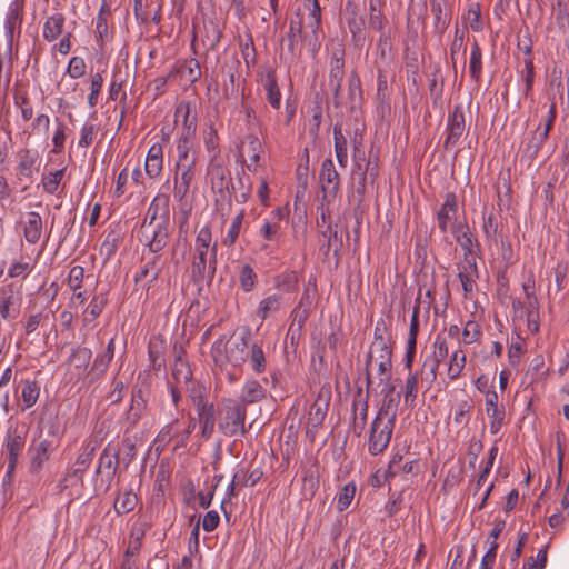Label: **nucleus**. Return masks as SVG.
Segmentation results:
<instances>
[{
    "label": "nucleus",
    "mask_w": 569,
    "mask_h": 569,
    "mask_svg": "<svg viewBox=\"0 0 569 569\" xmlns=\"http://www.w3.org/2000/svg\"><path fill=\"white\" fill-rule=\"evenodd\" d=\"M465 297L468 298L476 288V279L478 278V269L476 259H468L467 262H462V266L458 273Z\"/></svg>",
    "instance_id": "obj_22"
},
{
    "label": "nucleus",
    "mask_w": 569,
    "mask_h": 569,
    "mask_svg": "<svg viewBox=\"0 0 569 569\" xmlns=\"http://www.w3.org/2000/svg\"><path fill=\"white\" fill-rule=\"evenodd\" d=\"M244 407L232 405L226 408L224 416L219 422V428L226 436L242 435L244 432Z\"/></svg>",
    "instance_id": "obj_12"
},
{
    "label": "nucleus",
    "mask_w": 569,
    "mask_h": 569,
    "mask_svg": "<svg viewBox=\"0 0 569 569\" xmlns=\"http://www.w3.org/2000/svg\"><path fill=\"white\" fill-rule=\"evenodd\" d=\"M260 83L266 92L267 100L273 109L281 107V92L276 79V74L271 70H267L260 76Z\"/></svg>",
    "instance_id": "obj_21"
},
{
    "label": "nucleus",
    "mask_w": 569,
    "mask_h": 569,
    "mask_svg": "<svg viewBox=\"0 0 569 569\" xmlns=\"http://www.w3.org/2000/svg\"><path fill=\"white\" fill-rule=\"evenodd\" d=\"M96 137V127L92 123L86 122L80 130V138L78 146L87 148L90 146Z\"/></svg>",
    "instance_id": "obj_58"
},
{
    "label": "nucleus",
    "mask_w": 569,
    "mask_h": 569,
    "mask_svg": "<svg viewBox=\"0 0 569 569\" xmlns=\"http://www.w3.org/2000/svg\"><path fill=\"white\" fill-rule=\"evenodd\" d=\"M262 150V143L256 136L248 134L241 141L239 156L243 161H246L247 158L249 159V162L247 163L248 170L253 172L257 171Z\"/></svg>",
    "instance_id": "obj_17"
},
{
    "label": "nucleus",
    "mask_w": 569,
    "mask_h": 569,
    "mask_svg": "<svg viewBox=\"0 0 569 569\" xmlns=\"http://www.w3.org/2000/svg\"><path fill=\"white\" fill-rule=\"evenodd\" d=\"M466 366V353L461 349L452 352L448 363V377L450 380H456L462 372Z\"/></svg>",
    "instance_id": "obj_39"
},
{
    "label": "nucleus",
    "mask_w": 569,
    "mask_h": 569,
    "mask_svg": "<svg viewBox=\"0 0 569 569\" xmlns=\"http://www.w3.org/2000/svg\"><path fill=\"white\" fill-rule=\"evenodd\" d=\"M266 397L264 388L256 380H248L240 395L241 406L250 405L262 400Z\"/></svg>",
    "instance_id": "obj_29"
},
{
    "label": "nucleus",
    "mask_w": 569,
    "mask_h": 569,
    "mask_svg": "<svg viewBox=\"0 0 569 569\" xmlns=\"http://www.w3.org/2000/svg\"><path fill=\"white\" fill-rule=\"evenodd\" d=\"M153 223H170L169 217V197L166 194H158L151 201L146 218L142 224Z\"/></svg>",
    "instance_id": "obj_18"
},
{
    "label": "nucleus",
    "mask_w": 569,
    "mask_h": 569,
    "mask_svg": "<svg viewBox=\"0 0 569 569\" xmlns=\"http://www.w3.org/2000/svg\"><path fill=\"white\" fill-rule=\"evenodd\" d=\"M498 395L492 391L488 392L486 396V412L489 418H497L499 416H505L503 407L498 406Z\"/></svg>",
    "instance_id": "obj_52"
},
{
    "label": "nucleus",
    "mask_w": 569,
    "mask_h": 569,
    "mask_svg": "<svg viewBox=\"0 0 569 569\" xmlns=\"http://www.w3.org/2000/svg\"><path fill=\"white\" fill-rule=\"evenodd\" d=\"M94 451H96V447L94 446L90 447L89 445L86 446L80 451V453L78 455L77 460L74 462L73 469H72V473L76 477L81 478L83 472L89 468V466L93 459Z\"/></svg>",
    "instance_id": "obj_35"
},
{
    "label": "nucleus",
    "mask_w": 569,
    "mask_h": 569,
    "mask_svg": "<svg viewBox=\"0 0 569 569\" xmlns=\"http://www.w3.org/2000/svg\"><path fill=\"white\" fill-rule=\"evenodd\" d=\"M356 483L355 482H348L346 483L341 490L336 496V502H337V509L338 511L346 510L352 502L355 495H356Z\"/></svg>",
    "instance_id": "obj_41"
},
{
    "label": "nucleus",
    "mask_w": 569,
    "mask_h": 569,
    "mask_svg": "<svg viewBox=\"0 0 569 569\" xmlns=\"http://www.w3.org/2000/svg\"><path fill=\"white\" fill-rule=\"evenodd\" d=\"M211 356L214 365L223 372L230 382L237 381L238 377L231 369H241L249 362L251 369L262 373L267 368L264 352L261 346L249 338V333L242 336L219 337L211 347Z\"/></svg>",
    "instance_id": "obj_1"
},
{
    "label": "nucleus",
    "mask_w": 569,
    "mask_h": 569,
    "mask_svg": "<svg viewBox=\"0 0 569 569\" xmlns=\"http://www.w3.org/2000/svg\"><path fill=\"white\" fill-rule=\"evenodd\" d=\"M392 351L368 352L366 358L367 390L392 376Z\"/></svg>",
    "instance_id": "obj_5"
},
{
    "label": "nucleus",
    "mask_w": 569,
    "mask_h": 569,
    "mask_svg": "<svg viewBox=\"0 0 569 569\" xmlns=\"http://www.w3.org/2000/svg\"><path fill=\"white\" fill-rule=\"evenodd\" d=\"M328 410V402L326 400H316L308 412L306 419V432L313 437L319 427L323 423Z\"/></svg>",
    "instance_id": "obj_20"
},
{
    "label": "nucleus",
    "mask_w": 569,
    "mask_h": 569,
    "mask_svg": "<svg viewBox=\"0 0 569 569\" xmlns=\"http://www.w3.org/2000/svg\"><path fill=\"white\" fill-rule=\"evenodd\" d=\"M257 281V274L250 264H243L239 273V283L244 292H250Z\"/></svg>",
    "instance_id": "obj_47"
},
{
    "label": "nucleus",
    "mask_w": 569,
    "mask_h": 569,
    "mask_svg": "<svg viewBox=\"0 0 569 569\" xmlns=\"http://www.w3.org/2000/svg\"><path fill=\"white\" fill-rule=\"evenodd\" d=\"M319 178L325 198H335L339 190L340 177L331 159L322 161Z\"/></svg>",
    "instance_id": "obj_15"
},
{
    "label": "nucleus",
    "mask_w": 569,
    "mask_h": 569,
    "mask_svg": "<svg viewBox=\"0 0 569 569\" xmlns=\"http://www.w3.org/2000/svg\"><path fill=\"white\" fill-rule=\"evenodd\" d=\"M458 213L457 196L452 192L446 194L445 201L437 213V224L442 232L449 229L452 231V226L456 222Z\"/></svg>",
    "instance_id": "obj_16"
},
{
    "label": "nucleus",
    "mask_w": 569,
    "mask_h": 569,
    "mask_svg": "<svg viewBox=\"0 0 569 569\" xmlns=\"http://www.w3.org/2000/svg\"><path fill=\"white\" fill-rule=\"evenodd\" d=\"M114 356V339L111 338L107 345L106 350L98 355L93 361L92 369L103 373L107 371L111 360Z\"/></svg>",
    "instance_id": "obj_40"
},
{
    "label": "nucleus",
    "mask_w": 569,
    "mask_h": 569,
    "mask_svg": "<svg viewBox=\"0 0 569 569\" xmlns=\"http://www.w3.org/2000/svg\"><path fill=\"white\" fill-rule=\"evenodd\" d=\"M118 453L112 452L110 447L108 446L102 450L100 455L97 472H100L102 469H106L108 470L109 476L113 477L118 468Z\"/></svg>",
    "instance_id": "obj_37"
},
{
    "label": "nucleus",
    "mask_w": 569,
    "mask_h": 569,
    "mask_svg": "<svg viewBox=\"0 0 569 569\" xmlns=\"http://www.w3.org/2000/svg\"><path fill=\"white\" fill-rule=\"evenodd\" d=\"M418 392V376L417 373H410L406 380L405 386V402L412 405L417 398Z\"/></svg>",
    "instance_id": "obj_53"
},
{
    "label": "nucleus",
    "mask_w": 569,
    "mask_h": 569,
    "mask_svg": "<svg viewBox=\"0 0 569 569\" xmlns=\"http://www.w3.org/2000/svg\"><path fill=\"white\" fill-rule=\"evenodd\" d=\"M393 61V50L390 39V31H382L379 36L375 52V66L378 70L379 79Z\"/></svg>",
    "instance_id": "obj_14"
},
{
    "label": "nucleus",
    "mask_w": 569,
    "mask_h": 569,
    "mask_svg": "<svg viewBox=\"0 0 569 569\" xmlns=\"http://www.w3.org/2000/svg\"><path fill=\"white\" fill-rule=\"evenodd\" d=\"M103 84V78L100 73H96L91 78V92L88 97L90 107H94L98 102V97Z\"/></svg>",
    "instance_id": "obj_62"
},
{
    "label": "nucleus",
    "mask_w": 569,
    "mask_h": 569,
    "mask_svg": "<svg viewBox=\"0 0 569 569\" xmlns=\"http://www.w3.org/2000/svg\"><path fill=\"white\" fill-rule=\"evenodd\" d=\"M137 503V495L131 490H127L117 497L113 507L118 515H123L132 511Z\"/></svg>",
    "instance_id": "obj_36"
},
{
    "label": "nucleus",
    "mask_w": 569,
    "mask_h": 569,
    "mask_svg": "<svg viewBox=\"0 0 569 569\" xmlns=\"http://www.w3.org/2000/svg\"><path fill=\"white\" fill-rule=\"evenodd\" d=\"M217 270V242L211 228L203 226L197 233L191 262L192 278L197 281L213 278Z\"/></svg>",
    "instance_id": "obj_2"
},
{
    "label": "nucleus",
    "mask_w": 569,
    "mask_h": 569,
    "mask_svg": "<svg viewBox=\"0 0 569 569\" xmlns=\"http://www.w3.org/2000/svg\"><path fill=\"white\" fill-rule=\"evenodd\" d=\"M107 305V296L99 293L92 297L89 305L83 311L82 321L84 326L93 323V321L102 313Z\"/></svg>",
    "instance_id": "obj_28"
},
{
    "label": "nucleus",
    "mask_w": 569,
    "mask_h": 569,
    "mask_svg": "<svg viewBox=\"0 0 569 569\" xmlns=\"http://www.w3.org/2000/svg\"><path fill=\"white\" fill-rule=\"evenodd\" d=\"M333 141L337 161L341 168H346L348 164V143L342 128L339 124L333 127Z\"/></svg>",
    "instance_id": "obj_32"
},
{
    "label": "nucleus",
    "mask_w": 569,
    "mask_h": 569,
    "mask_svg": "<svg viewBox=\"0 0 569 569\" xmlns=\"http://www.w3.org/2000/svg\"><path fill=\"white\" fill-rule=\"evenodd\" d=\"M449 353L446 338L438 335L433 342V358L426 359L421 367V379L431 385L437 378L439 362Z\"/></svg>",
    "instance_id": "obj_11"
},
{
    "label": "nucleus",
    "mask_w": 569,
    "mask_h": 569,
    "mask_svg": "<svg viewBox=\"0 0 569 569\" xmlns=\"http://www.w3.org/2000/svg\"><path fill=\"white\" fill-rule=\"evenodd\" d=\"M163 169V159L146 158L144 171L149 178H158Z\"/></svg>",
    "instance_id": "obj_59"
},
{
    "label": "nucleus",
    "mask_w": 569,
    "mask_h": 569,
    "mask_svg": "<svg viewBox=\"0 0 569 569\" xmlns=\"http://www.w3.org/2000/svg\"><path fill=\"white\" fill-rule=\"evenodd\" d=\"M23 236L29 243H37L42 234V219L38 212L30 211L23 220Z\"/></svg>",
    "instance_id": "obj_24"
},
{
    "label": "nucleus",
    "mask_w": 569,
    "mask_h": 569,
    "mask_svg": "<svg viewBox=\"0 0 569 569\" xmlns=\"http://www.w3.org/2000/svg\"><path fill=\"white\" fill-rule=\"evenodd\" d=\"M64 27V17L62 13L57 12L49 16L44 23L42 34L47 41H54L62 36Z\"/></svg>",
    "instance_id": "obj_27"
},
{
    "label": "nucleus",
    "mask_w": 569,
    "mask_h": 569,
    "mask_svg": "<svg viewBox=\"0 0 569 569\" xmlns=\"http://www.w3.org/2000/svg\"><path fill=\"white\" fill-rule=\"evenodd\" d=\"M218 134L217 131L212 126H208L203 130V143L207 149V151L212 156L216 157L219 151V142H218Z\"/></svg>",
    "instance_id": "obj_51"
},
{
    "label": "nucleus",
    "mask_w": 569,
    "mask_h": 569,
    "mask_svg": "<svg viewBox=\"0 0 569 569\" xmlns=\"http://www.w3.org/2000/svg\"><path fill=\"white\" fill-rule=\"evenodd\" d=\"M548 126L539 124L538 128L531 133L530 138L526 141L523 147V152L530 158L533 159L545 141L548 139Z\"/></svg>",
    "instance_id": "obj_26"
},
{
    "label": "nucleus",
    "mask_w": 569,
    "mask_h": 569,
    "mask_svg": "<svg viewBox=\"0 0 569 569\" xmlns=\"http://www.w3.org/2000/svg\"><path fill=\"white\" fill-rule=\"evenodd\" d=\"M220 521L219 513L214 510L208 511L202 519V528L207 532L213 531Z\"/></svg>",
    "instance_id": "obj_64"
},
{
    "label": "nucleus",
    "mask_w": 569,
    "mask_h": 569,
    "mask_svg": "<svg viewBox=\"0 0 569 569\" xmlns=\"http://www.w3.org/2000/svg\"><path fill=\"white\" fill-rule=\"evenodd\" d=\"M323 238H326V243L323 247H326V253H329L332 251L335 254H337L342 246V236L338 233L336 229H333L331 226H328L325 231H322Z\"/></svg>",
    "instance_id": "obj_43"
},
{
    "label": "nucleus",
    "mask_w": 569,
    "mask_h": 569,
    "mask_svg": "<svg viewBox=\"0 0 569 569\" xmlns=\"http://www.w3.org/2000/svg\"><path fill=\"white\" fill-rule=\"evenodd\" d=\"M283 306V297L279 293H272L264 299H262L257 309V315L262 320L267 319L269 316L278 312Z\"/></svg>",
    "instance_id": "obj_33"
},
{
    "label": "nucleus",
    "mask_w": 569,
    "mask_h": 569,
    "mask_svg": "<svg viewBox=\"0 0 569 569\" xmlns=\"http://www.w3.org/2000/svg\"><path fill=\"white\" fill-rule=\"evenodd\" d=\"M91 358V350L89 348H77L72 351L71 360L76 363L77 368H86Z\"/></svg>",
    "instance_id": "obj_61"
},
{
    "label": "nucleus",
    "mask_w": 569,
    "mask_h": 569,
    "mask_svg": "<svg viewBox=\"0 0 569 569\" xmlns=\"http://www.w3.org/2000/svg\"><path fill=\"white\" fill-rule=\"evenodd\" d=\"M146 532L143 525H136L132 528L131 535H130V541H129V548L127 550V553L136 552L140 548V541L143 538Z\"/></svg>",
    "instance_id": "obj_60"
},
{
    "label": "nucleus",
    "mask_w": 569,
    "mask_h": 569,
    "mask_svg": "<svg viewBox=\"0 0 569 569\" xmlns=\"http://www.w3.org/2000/svg\"><path fill=\"white\" fill-rule=\"evenodd\" d=\"M162 266L163 263L159 256L152 257V259L150 261H147L146 264L141 268L139 273L136 276V280H157L161 273Z\"/></svg>",
    "instance_id": "obj_34"
},
{
    "label": "nucleus",
    "mask_w": 569,
    "mask_h": 569,
    "mask_svg": "<svg viewBox=\"0 0 569 569\" xmlns=\"http://www.w3.org/2000/svg\"><path fill=\"white\" fill-rule=\"evenodd\" d=\"M24 438L18 433L9 435L6 442V448L9 452L8 470L9 472L14 470L19 455L24 447Z\"/></svg>",
    "instance_id": "obj_31"
},
{
    "label": "nucleus",
    "mask_w": 569,
    "mask_h": 569,
    "mask_svg": "<svg viewBox=\"0 0 569 569\" xmlns=\"http://www.w3.org/2000/svg\"><path fill=\"white\" fill-rule=\"evenodd\" d=\"M198 411V417H199V420H200V423H201V428H200V432H201V437L204 439V440H208L211 438V436L213 435V431H214V426H216V412H214V407L212 403H210V406H200L199 405V410Z\"/></svg>",
    "instance_id": "obj_25"
},
{
    "label": "nucleus",
    "mask_w": 569,
    "mask_h": 569,
    "mask_svg": "<svg viewBox=\"0 0 569 569\" xmlns=\"http://www.w3.org/2000/svg\"><path fill=\"white\" fill-rule=\"evenodd\" d=\"M243 218H244L243 210H241L236 217H233L231 224L227 231V234L223 239V244H226L228 247H231L234 244V242L237 241V239L239 237L241 226L243 222Z\"/></svg>",
    "instance_id": "obj_45"
},
{
    "label": "nucleus",
    "mask_w": 569,
    "mask_h": 569,
    "mask_svg": "<svg viewBox=\"0 0 569 569\" xmlns=\"http://www.w3.org/2000/svg\"><path fill=\"white\" fill-rule=\"evenodd\" d=\"M176 123L182 124V131L177 139V144L194 146V134L197 131V111L196 106L190 101H181L174 111Z\"/></svg>",
    "instance_id": "obj_6"
},
{
    "label": "nucleus",
    "mask_w": 569,
    "mask_h": 569,
    "mask_svg": "<svg viewBox=\"0 0 569 569\" xmlns=\"http://www.w3.org/2000/svg\"><path fill=\"white\" fill-rule=\"evenodd\" d=\"M481 337V328L478 322L469 320L462 329L461 342L463 345H471L477 342Z\"/></svg>",
    "instance_id": "obj_48"
},
{
    "label": "nucleus",
    "mask_w": 569,
    "mask_h": 569,
    "mask_svg": "<svg viewBox=\"0 0 569 569\" xmlns=\"http://www.w3.org/2000/svg\"><path fill=\"white\" fill-rule=\"evenodd\" d=\"M387 326L385 320L379 319L375 326L373 340L368 352L392 351L389 339L386 337Z\"/></svg>",
    "instance_id": "obj_30"
},
{
    "label": "nucleus",
    "mask_w": 569,
    "mask_h": 569,
    "mask_svg": "<svg viewBox=\"0 0 569 569\" xmlns=\"http://www.w3.org/2000/svg\"><path fill=\"white\" fill-rule=\"evenodd\" d=\"M39 387L34 381L27 380L21 390V398L26 408H31L39 398Z\"/></svg>",
    "instance_id": "obj_49"
},
{
    "label": "nucleus",
    "mask_w": 569,
    "mask_h": 569,
    "mask_svg": "<svg viewBox=\"0 0 569 569\" xmlns=\"http://www.w3.org/2000/svg\"><path fill=\"white\" fill-rule=\"evenodd\" d=\"M32 270V267L28 262H14L10 266L8 270V276L10 278H27V276Z\"/></svg>",
    "instance_id": "obj_63"
},
{
    "label": "nucleus",
    "mask_w": 569,
    "mask_h": 569,
    "mask_svg": "<svg viewBox=\"0 0 569 569\" xmlns=\"http://www.w3.org/2000/svg\"><path fill=\"white\" fill-rule=\"evenodd\" d=\"M86 72L84 60L80 57H72L67 67V73L72 79L82 77Z\"/></svg>",
    "instance_id": "obj_57"
},
{
    "label": "nucleus",
    "mask_w": 569,
    "mask_h": 569,
    "mask_svg": "<svg viewBox=\"0 0 569 569\" xmlns=\"http://www.w3.org/2000/svg\"><path fill=\"white\" fill-rule=\"evenodd\" d=\"M63 174H64V170L63 169H60V170H57L54 172H49L48 174H44L43 178H42V186H43V189L50 193V194H53L58 188H59V184L63 178Z\"/></svg>",
    "instance_id": "obj_50"
},
{
    "label": "nucleus",
    "mask_w": 569,
    "mask_h": 569,
    "mask_svg": "<svg viewBox=\"0 0 569 569\" xmlns=\"http://www.w3.org/2000/svg\"><path fill=\"white\" fill-rule=\"evenodd\" d=\"M258 234L266 241L260 247L262 251H266L269 249L271 244H278L280 239L282 238L281 223H278V221H269L267 219H263L259 228Z\"/></svg>",
    "instance_id": "obj_23"
},
{
    "label": "nucleus",
    "mask_w": 569,
    "mask_h": 569,
    "mask_svg": "<svg viewBox=\"0 0 569 569\" xmlns=\"http://www.w3.org/2000/svg\"><path fill=\"white\" fill-rule=\"evenodd\" d=\"M345 76V49L340 42H332L328 86L338 96Z\"/></svg>",
    "instance_id": "obj_10"
},
{
    "label": "nucleus",
    "mask_w": 569,
    "mask_h": 569,
    "mask_svg": "<svg viewBox=\"0 0 569 569\" xmlns=\"http://www.w3.org/2000/svg\"><path fill=\"white\" fill-rule=\"evenodd\" d=\"M395 428V420L376 416L369 435L368 449L371 455L381 453L389 445Z\"/></svg>",
    "instance_id": "obj_7"
},
{
    "label": "nucleus",
    "mask_w": 569,
    "mask_h": 569,
    "mask_svg": "<svg viewBox=\"0 0 569 569\" xmlns=\"http://www.w3.org/2000/svg\"><path fill=\"white\" fill-rule=\"evenodd\" d=\"M482 69V53L479 44L475 42L471 46L470 61H469V73L475 81H479Z\"/></svg>",
    "instance_id": "obj_42"
},
{
    "label": "nucleus",
    "mask_w": 569,
    "mask_h": 569,
    "mask_svg": "<svg viewBox=\"0 0 569 569\" xmlns=\"http://www.w3.org/2000/svg\"><path fill=\"white\" fill-rule=\"evenodd\" d=\"M472 408L471 400L463 399L457 402L455 407L453 420L458 425L467 423L470 409Z\"/></svg>",
    "instance_id": "obj_55"
},
{
    "label": "nucleus",
    "mask_w": 569,
    "mask_h": 569,
    "mask_svg": "<svg viewBox=\"0 0 569 569\" xmlns=\"http://www.w3.org/2000/svg\"><path fill=\"white\" fill-rule=\"evenodd\" d=\"M466 129V120L462 106H456L448 118V136L445 140V147L455 146L462 137Z\"/></svg>",
    "instance_id": "obj_19"
},
{
    "label": "nucleus",
    "mask_w": 569,
    "mask_h": 569,
    "mask_svg": "<svg viewBox=\"0 0 569 569\" xmlns=\"http://www.w3.org/2000/svg\"><path fill=\"white\" fill-rule=\"evenodd\" d=\"M399 400L400 396L383 397L381 407L377 415L396 421Z\"/></svg>",
    "instance_id": "obj_44"
},
{
    "label": "nucleus",
    "mask_w": 569,
    "mask_h": 569,
    "mask_svg": "<svg viewBox=\"0 0 569 569\" xmlns=\"http://www.w3.org/2000/svg\"><path fill=\"white\" fill-rule=\"evenodd\" d=\"M22 296L13 283L0 288V317L3 320L16 319L20 313Z\"/></svg>",
    "instance_id": "obj_9"
},
{
    "label": "nucleus",
    "mask_w": 569,
    "mask_h": 569,
    "mask_svg": "<svg viewBox=\"0 0 569 569\" xmlns=\"http://www.w3.org/2000/svg\"><path fill=\"white\" fill-rule=\"evenodd\" d=\"M84 269L81 266H74L70 269L67 283L71 291L79 290L83 282Z\"/></svg>",
    "instance_id": "obj_54"
},
{
    "label": "nucleus",
    "mask_w": 569,
    "mask_h": 569,
    "mask_svg": "<svg viewBox=\"0 0 569 569\" xmlns=\"http://www.w3.org/2000/svg\"><path fill=\"white\" fill-rule=\"evenodd\" d=\"M452 234L457 241V243L460 246V248L463 250V261L467 262L468 259H476V256L478 254L479 244L472 232L470 231L469 227L466 224L458 222L452 226Z\"/></svg>",
    "instance_id": "obj_13"
},
{
    "label": "nucleus",
    "mask_w": 569,
    "mask_h": 569,
    "mask_svg": "<svg viewBox=\"0 0 569 569\" xmlns=\"http://www.w3.org/2000/svg\"><path fill=\"white\" fill-rule=\"evenodd\" d=\"M170 223L141 224L139 241L149 248L152 253L160 252L168 243Z\"/></svg>",
    "instance_id": "obj_8"
},
{
    "label": "nucleus",
    "mask_w": 569,
    "mask_h": 569,
    "mask_svg": "<svg viewBox=\"0 0 569 569\" xmlns=\"http://www.w3.org/2000/svg\"><path fill=\"white\" fill-rule=\"evenodd\" d=\"M221 32L219 27L210 21L208 24H206V34H204V42L208 44L209 49H214L217 44L220 41Z\"/></svg>",
    "instance_id": "obj_56"
},
{
    "label": "nucleus",
    "mask_w": 569,
    "mask_h": 569,
    "mask_svg": "<svg viewBox=\"0 0 569 569\" xmlns=\"http://www.w3.org/2000/svg\"><path fill=\"white\" fill-rule=\"evenodd\" d=\"M307 2L309 6L308 17L299 22L297 28L293 22L290 24V46L292 47L296 41L295 31H297L299 37L302 38L303 42L308 44L309 49L315 54L320 47L318 30L320 28L321 10L318 0H307Z\"/></svg>",
    "instance_id": "obj_4"
},
{
    "label": "nucleus",
    "mask_w": 569,
    "mask_h": 569,
    "mask_svg": "<svg viewBox=\"0 0 569 569\" xmlns=\"http://www.w3.org/2000/svg\"><path fill=\"white\" fill-rule=\"evenodd\" d=\"M49 458V441L41 440L33 449L31 457V467L40 469L46 460Z\"/></svg>",
    "instance_id": "obj_46"
},
{
    "label": "nucleus",
    "mask_w": 569,
    "mask_h": 569,
    "mask_svg": "<svg viewBox=\"0 0 569 569\" xmlns=\"http://www.w3.org/2000/svg\"><path fill=\"white\" fill-rule=\"evenodd\" d=\"M208 174L213 190L223 191L228 188L226 170L220 164L211 162L208 167Z\"/></svg>",
    "instance_id": "obj_38"
},
{
    "label": "nucleus",
    "mask_w": 569,
    "mask_h": 569,
    "mask_svg": "<svg viewBox=\"0 0 569 569\" xmlns=\"http://www.w3.org/2000/svg\"><path fill=\"white\" fill-rule=\"evenodd\" d=\"M198 151L196 146L177 144L173 174V198L182 202L190 192L197 177Z\"/></svg>",
    "instance_id": "obj_3"
}]
</instances>
